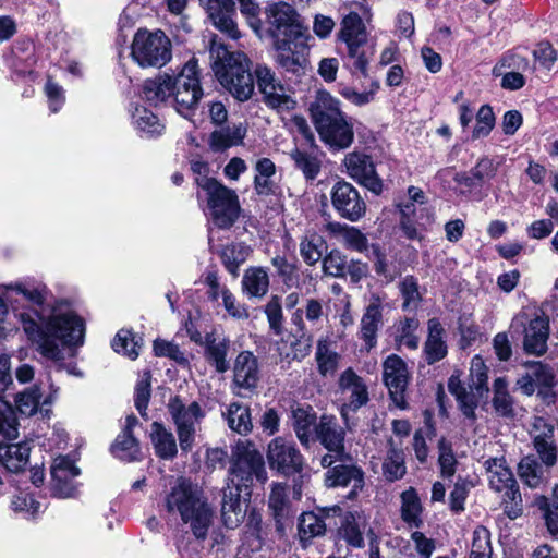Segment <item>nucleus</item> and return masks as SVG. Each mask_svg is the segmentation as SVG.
Segmentation results:
<instances>
[{"mask_svg": "<svg viewBox=\"0 0 558 558\" xmlns=\"http://www.w3.org/2000/svg\"><path fill=\"white\" fill-rule=\"evenodd\" d=\"M3 298L11 303L14 316L20 320L27 338L36 344L37 351L45 357L59 361L62 359L63 345L82 344L84 338V323L71 311H54L46 320L39 318L36 311H20L16 305L26 302L32 306L41 305L47 289L44 284L34 281H16L1 287Z\"/></svg>", "mask_w": 558, "mask_h": 558, "instance_id": "nucleus-1", "label": "nucleus"}, {"mask_svg": "<svg viewBox=\"0 0 558 558\" xmlns=\"http://www.w3.org/2000/svg\"><path fill=\"white\" fill-rule=\"evenodd\" d=\"M267 33L274 39L277 64L284 70L311 68L308 28L300 21L296 10L287 2L270 4L265 10Z\"/></svg>", "mask_w": 558, "mask_h": 558, "instance_id": "nucleus-2", "label": "nucleus"}, {"mask_svg": "<svg viewBox=\"0 0 558 558\" xmlns=\"http://www.w3.org/2000/svg\"><path fill=\"white\" fill-rule=\"evenodd\" d=\"M169 515L180 519L196 538L204 539L213 524L214 509L203 489L185 477H179L163 497Z\"/></svg>", "mask_w": 558, "mask_h": 558, "instance_id": "nucleus-3", "label": "nucleus"}, {"mask_svg": "<svg viewBox=\"0 0 558 558\" xmlns=\"http://www.w3.org/2000/svg\"><path fill=\"white\" fill-rule=\"evenodd\" d=\"M203 95L197 72H165L145 81L143 85V96L147 101L158 105L172 99L181 113L193 110Z\"/></svg>", "mask_w": 558, "mask_h": 558, "instance_id": "nucleus-4", "label": "nucleus"}, {"mask_svg": "<svg viewBox=\"0 0 558 558\" xmlns=\"http://www.w3.org/2000/svg\"><path fill=\"white\" fill-rule=\"evenodd\" d=\"M315 129L322 142L333 149H345L353 143V124L340 110V102L325 90H318L310 106Z\"/></svg>", "mask_w": 558, "mask_h": 558, "instance_id": "nucleus-5", "label": "nucleus"}, {"mask_svg": "<svg viewBox=\"0 0 558 558\" xmlns=\"http://www.w3.org/2000/svg\"><path fill=\"white\" fill-rule=\"evenodd\" d=\"M197 185L206 193L213 221L219 228L231 227L240 216V202L235 191L214 178H196Z\"/></svg>", "mask_w": 558, "mask_h": 558, "instance_id": "nucleus-6", "label": "nucleus"}, {"mask_svg": "<svg viewBox=\"0 0 558 558\" xmlns=\"http://www.w3.org/2000/svg\"><path fill=\"white\" fill-rule=\"evenodd\" d=\"M131 56L142 68L161 69L172 58V43L161 29L140 28L131 45Z\"/></svg>", "mask_w": 558, "mask_h": 558, "instance_id": "nucleus-7", "label": "nucleus"}, {"mask_svg": "<svg viewBox=\"0 0 558 558\" xmlns=\"http://www.w3.org/2000/svg\"><path fill=\"white\" fill-rule=\"evenodd\" d=\"M230 485L235 488H248L256 480L265 483L267 472L263 456L250 441H239L232 451L229 470Z\"/></svg>", "mask_w": 558, "mask_h": 558, "instance_id": "nucleus-8", "label": "nucleus"}, {"mask_svg": "<svg viewBox=\"0 0 558 558\" xmlns=\"http://www.w3.org/2000/svg\"><path fill=\"white\" fill-rule=\"evenodd\" d=\"M511 328H524L523 347L527 353L542 355L546 352L549 337V318L546 315L536 314L529 318L527 313L522 311L513 317Z\"/></svg>", "mask_w": 558, "mask_h": 558, "instance_id": "nucleus-9", "label": "nucleus"}, {"mask_svg": "<svg viewBox=\"0 0 558 558\" xmlns=\"http://www.w3.org/2000/svg\"><path fill=\"white\" fill-rule=\"evenodd\" d=\"M169 412L177 425L180 447L187 451L192 448L196 433V425L204 417V412L197 402H192L185 407L182 401L175 397L169 402Z\"/></svg>", "mask_w": 558, "mask_h": 558, "instance_id": "nucleus-10", "label": "nucleus"}, {"mask_svg": "<svg viewBox=\"0 0 558 558\" xmlns=\"http://www.w3.org/2000/svg\"><path fill=\"white\" fill-rule=\"evenodd\" d=\"M266 457L270 469L283 475L301 473L304 466L303 456L295 444L281 436L268 444Z\"/></svg>", "mask_w": 558, "mask_h": 558, "instance_id": "nucleus-11", "label": "nucleus"}, {"mask_svg": "<svg viewBox=\"0 0 558 558\" xmlns=\"http://www.w3.org/2000/svg\"><path fill=\"white\" fill-rule=\"evenodd\" d=\"M383 380L393 404L404 410L408 407L405 390L410 380L407 363L397 354H390L383 363Z\"/></svg>", "mask_w": 558, "mask_h": 558, "instance_id": "nucleus-12", "label": "nucleus"}, {"mask_svg": "<svg viewBox=\"0 0 558 558\" xmlns=\"http://www.w3.org/2000/svg\"><path fill=\"white\" fill-rule=\"evenodd\" d=\"M331 203L337 213L350 221H357L366 211V204L357 190L345 181L333 185Z\"/></svg>", "mask_w": 558, "mask_h": 558, "instance_id": "nucleus-13", "label": "nucleus"}, {"mask_svg": "<svg viewBox=\"0 0 558 558\" xmlns=\"http://www.w3.org/2000/svg\"><path fill=\"white\" fill-rule=\"evenodd\" d=\"M339 399L342 402L341 415L347 421L348 411H356L368 401V391L364 380L351 368L339 378Z\"/></svg>", "mask_w": 558, "mask_h": 558, "instance_id": "nucleus-14", "label": "nucleus"}, {"mask_svg": "<svg viewBox=\"0 0 558 558\" xmlns=\"http://www.w3.org/2000/svg\"><path fill=\"white\" fill-rule=\"evenodd\" d=\"M343 165L350 178L365 186L375 194L383 191V182L377 175L372 158L362 153H350L345 156Z\"/></svg>", "mask_w": 558, "mask_h": 558, "instance_id": "nucleus-15", "label": "nucleus"}, {"mask_svg": "<svg viewBox=\"0 0 558 558\" xmlns=\"http://www.w3.org/2000/svg\"><path fill=\"white\" fill-rule=\"evenodd\" d=\"M213 25L231 39H239L241 33L233 20L235 3L233 0H198Z\"/></svg>", "mask_w": 558, "mask_h": 558, "instance_id": "nucleus-16", "label": "nucleus"}, {"mask_svg": "<svg viewBox=\"0 0 558 558\" xmlns=\"http://www.w3.org/2000/svg\"><path fill=\"white\" fill-rule=\"evenodd\" d=\"M379 89V80L371 72H354L351 86H343L339 93L355 106H364L374 100Z\"/></svg>", "mask_w": 558, "mask_h": 558, "instance_id": "nucleus-17", "label": "nucleus"}, {"mask_svg": "<svg viewBox=\"0 0 558 558\" xmlns=\"http://www.w3.org/2000/svg\"><path fill=\"white\" fill-rule=\"evenodd\" d=\"M258 87L264 95L265 102L279 112L291 111L296 101L286 94L282 84L278 83L272 72H257Z\"/></svg>", "mask_w": 558, "mask_h": 558, "instance_id": "nucleus-18", "label": "nucleus"}, {"mask_svg": "<svg viewBox=\"0 0 558 558\" xmlns=\"http://www.w3.org/2000/svg\"><path fill=\"white\" fill-rule=\"evenodd\" d=\"M344 29H342V39L348 47V59L352 61L354 70H366L368 66L369 54L372 48L367 46L365 40H361L350 31L349 23H361V19L356 13H351L343 20Z\"/></svg>", "mask_w": 558, "mask_h": 558, "instance_id": "nucleus-19", "label": "nucleus"}, {"mask_svg": "<svg viewBox=\"0 0 558 558\" xmlns=\"http://www.w3.org/2000/svg\"><path fill=\"white\" fill-rule=\"evenodd\" d=\"M78 474V468L70 458L63 456L56 458L51 465L53 494L61 498L71 497L75 490L73 480Z\"/></svg>", "mask_w": 558, "mask_h": 558, "instance_id": "nucleus-20", "label": "nucleus"}, {"mask_svg": "<svg viewBox=\"0 0 558 558\" xmlns=\"http://www.w3.org/2000/svg\"><path fill=\"white\" fill-rule=\"evenodd\" d=\"M209 53L213 60L211 70H251L253 65L245 52L231 51L226 44L215 39L211 40Z\"/></svg>", "mask_w": 558, "mask_h": 558, "instance_id": "nucleus-21", "label": "nucleus"}, {"mask_svg": "<svg viewBox=\"0 0 558 558\" xmlns=\"http://www.w3.org/2000/svg\"><path fill=\"white\" fill-rule=\"evenodd\" d=\"M12 383L10 375V360L5 354L0 355V391ZM0 435L5 438L17 436V422L13 409L0 399Z\"/></svg>", "mask_w": 558, "mask_h": 558, "instance_id": "nucleus-22", "label": "nucleus"}, {"mask_svg": "<svg viewBox=\"0 0 558 558\" xmlns=\"http://www.w3.org/2000/svg\"><path fill=\"white\" fill-rule=\"evenodd\" d=\"M259 380L257 357L251 351L241 352L233 366V383L236 387L252 391Z\"/></svg>", "mask_w": 558, "mask_h": 558, "instance_id": "nucleus-23", "label": "nucleus"}, {"mask_svg": "<svg viewBox=\"0 0 558 558\" xmlns=\"http://www.w3.org/2000/svg\"><path fill=\"white\" fill-rule=\"evenodd\" d=\"M482 464L488 487L493 492L501 493L508 486H513L517 483L505 457H490L485 459Z\"/></svg>", "mask_w": 558, "mask_h": 558, "instance_id": "nucleus-24", "label": "nucleus"}, {"mask_svg": "<svg viewBox=\"0 0 558 558\" xmlns=\"http://www.w3.org/2000/svg\"><path fill=\"white\" fill-rule=\"evenodd\" d=\"M383 323V302L379 296L372 295L368 305L361 318L360 332L367 350L377 343V331Z\"/></svg>", "mask_w": 558, "mask_h": 558, "instance_id": "nucleus-25", "label": "nucleus"}, {"mask_svg": "<svg viewBox=\"0 0 558 558\" xmlns=\"http://www.w3.org/2000/svg\"><path fill=\"white\" fill-rule=\"evenodd\" d=\"M246 133L247 126L242 122L217 129L210 133L208 146L214 153L226 151L231 147L242 145Z\"/></svg>", "mask_w": 558, "mask_h": 558, "instance_id": "nucleus-26", "label": "nucleus"}, {"mask_svg": "<svg viewBox=\"0 0 558 558\" xmlns=\"http://www.w3.org/2000/svg\"><path fill=\"white\" fill-rule=\"evenodd\" d=\"M219 83L238 100H247L254 92L252 72H216Z\"/></svg>", "mask_w": 558, "mask_h": 558, "instance_id": "nucleus-27", "label": "nucleus"}, {"mask_svg": "<svg viewBox=\"0 0 558 558\" xmlns=\"http://www.w3.org/2000/svg\"><path fill=\"white\" fill-rule=\"evenodd\" d=\"M240 490L230 484L223 489L221 518L223 524L229 529L239 526L246 514V506L241 500Z\"/></svg>", "mask_w": 558, "mask_h": 558, "instance_id": "nucleus-28", "label": "nucleus"}, {"mask_svg": "<svg viewBox=\"0 0 558 558\" xmlns=\"http://www.w3.org/2000/svg\"><path fill=\"white\" fill-rule=\"evenodd\" d=\"M363 484V472L354 465H336L325 474V485L329 488L352 486V493H356Z\"/></svg>", "mask_w": 558, "mask_h": 558, "instance_id": "nucleus-29", "label": "nucleus"}, {"mask_svg": "<svg viewBox=\"0 0 558 558\" xmlns=\"http://www.w3.org/2000/svg\"><path fill=\"white\" fill-rule=\"evenodd\" d=\"M316 435L329 452L337 453L338 457L343 456L344 432L337 425L335 417L322 416L316 428Z\"/></svg>", "mask_w": 558, "mask_h": 558, "instance_id": "nucleus-30", "label": "nucleus"}, {"mask_svg": "<svg viewBox=\"0 0 558 558\" xmlns=\"http://www.w3.org/2000/svg\"><path fill=\"white\" fill-rule=\"evenodd\" d=\"M292 424L298 439L303 446H308L316 433V413L311 407L295 404L291 409Z\"/></svg>", "mask_w": 558, "mask_h": 558, "instance_id": "nucleus-31", "label": "nucleus"}, {"mask_svg": "<svg viewBox=\"0 0 558 558\" xmlns=\"http://www.w3.org/2000/svg\"><path fill=\"white\" fill-rule=\"evenodd\" d=\"M427 339L424 343V354L428 364L442 360L447 355V344L445 341L446 331L436 318L427 323Z\"/></svg>", "mask_w": 558, "mask_h": 558, "instance_id": "nucleus-32", "label": "nucleus"}, {"mask_svg": "<svg viewBox=\"0 0 558 558\" xmlns=\"http://www.w3.org/2000/svg\"><path fill=\"white\" fill-rule=\"evenodd\" d=\"M31 446L27 441L0 444V463L10 472H20L28 463Z\"/></svg>", "mask_w": 558, "mask_h": 558, "instance_id": "nucleus-33", "label": "nucleus"}, {"mask_svg": "<svg viewBox=\"0 0 558 558\" xmlns=\"http://www.w3.org/2000/svg\"><path fill=\"white\" fill-rule=\"evenodd\" d=\"M418 204L413 202H402L398 205L400 213V228L403 234L410 239H421L422 219L425 211L424 208H418Z\"/></svg>", "mask_w": 558, "mask_h": 558, "instance_id": "nucleus-34", "label": "nucleus"}, {"mask_svg": "<svg viewBox=\"0 0 558 558\" xmlns=\"http://www.w3.org/2000/svg\"><path fill=\"white\" fill-rule=\"evenodd\" d=\"M448 389L450 393L456 397L462 413L466 417L474 418L475 409L478 403L477 396L472 389L466 390V388L462 385L460 372L456 371L449 377Z\"/></svg>", "mask_w": 558, "mask_h": 558, "instance_id": "nucleus-35", "label": "nucleus"}, {"mask_svg": "<svg viewBox=\"0 0 558 558\" xmlns=\"http://www.w3.org/2000/svg\"><path fill=\"white\" fill-rule=\"evenodd\" d=\"M326 230L337 236L339 241L347 247L360 253L368 248V240L355 227H349L339 222H330L326 226Z\"/></svg>", "mask_w": 558, "mask_h": 558, "instance_id": "nucleus-36", "label": "nucleus"}, {"mask_svg": "<svg viewBox=\"0 0 558 558\" xmlns=\"http://www.w3.org/2000/svg\"><path fill=\"white\" fill-rule=\"evenodd\" d=\"M367 527V519L361 512L348 513L339 530L340 536L352 547L360 548L364 545L363 532Z\"/></svg>", "mask_w": 558, "mask_h": 558, "instance_id": "nucleus-37", "label": "nucleus"}, {"mask_svg": "<svg viewBox=\"0 0 558 558\" xmlns=\"http://www.w3.org/2000/svg\"><path fill=\"white\" fill-rule=\"evenodd\" d=\"M418 327L420 322L415 317H404L396 323L393 337L397 348L416 350L420 343Z\"/></svg>", "mask_w": 558, "mask_h": 558, "instance_id": "nucleus-38", "label": "nucleus"}, {"mask_svg": "<svg viewBox=\"0 0 558 558\" xmlns=\"http://www.w3.org/2000/svg\"><path fill=\"white\" fill-rule=\"evenodd\" d=\"M243 292L250 298H263L269 290V276L263 267H250L242 278Z\"/></svg>", "mask_w": 558, "mask_h": 558, "instance_id": "nucleus-39", "label": "nucleus"}, {"mask_svg": "<svg viewBox=\"0 0 558 558\" xmlns=\"http://www.w3.org/2000/svg\"><path fill=\"white\" fill-rule=\"evenodd\" d=\"M150 439L156 454L161 459H172L175 457L178 449L174 436L166 429L163 425L154 422L150 428Z\"/></svg>", "mask_w": 558, "mask_h": 558, "instance_id": "nucleus-40", "label": "nucleus"}, {"mask_svg": "<svg viewBox=\"0 0 558 558\" xmlns=\"http://www.w3.org/2000/svg\"><path fill=\"white\" fill-rule=\"evenodd\" d=\"M508 386L509 384L505 377H498L494 380L492 404L497 415L509 418L514 416V400Z\"/></svg>", "mask_w": 558, "mask_h": 558, "instance_id": "nucleus-41", "label": "nucleus"}, {"mask_svg": "<svg viewBox=\"0 0 558 558\" xmlns=\"http://www.w3.org/2000/svg\"><path fill=\"white\" fill-rule=\"evenodd\" d=\"M401 518L411 527H420L423 523L421 514L423 507L416 490L408 488L400 495Z\"/></svg>", "mask_w": 558, "mask_h": 558, "instance_id": "nucleus-42", "label": "nucleus"}, {"mask_svg": "<svg viewBox=\"0 0 558 558\" xmlns=\"http://www.w3.org/2000/svg\"><path fill=\"white\" fill-rule=\"evenodd\" d=\"M229 349L230 341L227 338L207 339L206 359L218 373H226L229 369V362L227 360Z\"/></svg>", "mask_w": 558, "mask_h": 558, "instance_id": "nucleus-43", "label": "nucleus"}, {"mask_svg": "<svg viewBox=\"0 0 558 558\" xmlns=\"http://www.w3.org/2000/svg\"><path fill=\"white\" fill-rule=\"evenodd\" d=\"M520 480L530 488H538L546 483L545 470L534 457H524L518 464Z\"/></svg>", "mask_w": 558, "mask_h": 558, "instance_id": "nucleus-44", "label": "nucleus"}, {"mask_svg": "<svg viewBox=\"0 0 558 558\" xmlns=\"http://www.w3.org/2000/svg\"><path fill=\"white\" fill-rule=\"evenodd\" d=\"M223 416L228 426L238 434L244 435L252 430L251 412L246 405L233 402L228 407Z\"/></svg>", "mask_w": 558, "mask_h": 558, "instance_id": "nucleus-45", "label": "nucleus"}, {"mask_svg": "<svg viewBox=\"0 0 558 558\" xmlns=\"http://www.w3.org/2000/svg\"><path fill=\"white\" fill-rule=\"evenodd\" d=\"M132 121L135 128L148 137L158 136L163 131L159 119L148 109L136 107L132 113Z\"/></svg>", "mask_w": 558, "mask_h": 558, "instance_id": "nucleus-46", "label": "nucleus"}, {"mask_svg": "<svg viewBox=\"0 0 558 558\" xmlns=\"http://www.w3.org/2000/svg\"><path fill=\"white\" fill-rule=\"evenodd\" d=\"M324 239L315 231L308 230L300 243V253L304 262L313 266L322 259Z\"/></svg>", "mask_w": 558, "mask_h": 558, "instance_id": "nucleus-47", "label": "nucleus"}, {"mask_svg": "<svg viewBox=\"0 0 558 558\" xmlns=\"http://www.w3.org/2000/svg\"><path fill=\"white\" fill-rule=\"evenodd\" d=\"M251 254L250 246L243 243H234L223 247L221 259L227 270L238 276L239 267L248 258Z\"/></svg>", "mask_w": 558, "mask_h": 558, "instance_id": "nucleus-48", "label": "nucleus"}, {"mask_svg": "<svg viewBox=\"0 0 558 558\" xmlns=\"http://www.w3.org/2000/svg\"><path fill=\"white\" fill-rule=\"evenodd\" d=\"M407 466L402 450L391 447L383 462V474L387 481L395 482L404 476Z\"/></svg>", "mask_w": 558, "mask_h": 558, "instance_id": "nucleus-49", "label": "nucleus"}, {"mask_svg": "<svg viewBox=\"0 0 558 558\" xmlns=\"http://www.w3.org/2000/svg\"><path fill=\"white\" fill-rule=\"evenodd\" d=\"M114 457L124 461L136 460L140 456V445L132 433L123 430L111 447Z\"/></svg>", "mask_w": 558, "mask_h": 558, "instance_id": "nucleus-50", "label": "nucleus"}, {"mask_svg": "<svg viewBox=\"0 0 558 558\" xmlns=\"http://www.w3.org/2000/svg\"><path fill=\"white\" fill-rule=\"evenodd\" d=\"M299 536L302 542L324 535L326 524L324 520L314 512H304L299 518Z\"/></svg>", "mask_w": 558, "mask_h": 558, "instance_id": "nucleus-51", "label": "nucleus"}, {"mask_svg": "<svg viewBox=\"0 0 558 558\" xmlns=\"http://www.w3.org/2000/svg\"><path fill=\"white\" fill-rule=\"evenodd\" d=\"M499 494L501 495L500 506L504 513L511 520L519 518L523 512V500L518 483L508 486Z\"/></svg>", "mask_w": 558, "mask_h": 558, "instance_id": "nucleus-52", "label": "nucleus"}, {"mask_svg": "<svg viewBox=\"0 0 558 558\" xmlns=\"http://www.w3.org/2000/svg\"><path fill=\"white\" fill-rule=\"evenodd\" d=\"M487 379V367L483 359L480 355H475L470 366V389L475 392L477 400L488 391Z\"/></svg>", "mask_w": 558, "mask_h": 558, "instance_id": "nucleus-53", "label": "nucleus"}, {"mask_svg": "<svg viewBox=\"0 0 558 558\" xmlns=\"http://www.w3.org/2000/svg\"><path fill=\"white\" fill-rule=\"evenodd\" d=\"M12 54L16 62L26 68L36 65L35 43L27 36H21L12 45Z\"/></svg>", "mask_w": 558, "mask_h": 558, "instance_id": "nucleus-54", "label": "nucleus"}, {"mask_svg": "<svg viewBox=\"0 0 558 558\" xmlns=\"http://www.w3.org/2000/svg\"><path fill=\"white\" fill-rule=\"evenodd\" d=\"M136 340V337L130 330H120L113 341L112 349L117 353H121L131 360H135L140 354L141 343Z\"/></svg>", "mask_w": 558, "mask_h": 558, "instance_id": "nucleus-55", "label": "nucleus"}, {"mask_svg": "<svg viewBox=\"0 0 558 558\" xmlns=\"http://www.w3.org/2000/svg\"><path fill=\"white\" fill-rule=\"evenodd\" d=\"M269 508L272 511L277 523L290 514V508L287 499V488L281 484H274L269 496Z\"/></svg>", "mask_w": 558, "mask_h": 558, "instance_id": "nucleus-56", "label": "nucleus"}, {"mask_svg": "<svg viewBox=\"0 0 558 558\" xmlns=\"http://www.w3.org/2000/svg\"><path fill=\"white\" fill-rule=\"evenodd\" d=\"M340 356L330 350L326 342L319 341L316 351L318 371L323 376L333 375L338 368Z\"/></svg>", "mask_w": 558, "mask_h": 558, "instance_id": "nucleus-57", "label": "nucleus"}, {"mask_svg": "<svg viewBox=\"0 0 558 558\" xmlns=\"http://www.w3.org/2000/svg\"><path fill=\"white\" fill-rule=\"evenodd\" d=\"M533 442L542 462L547 468L555 465L557 462V447L554 439H551V430L547 429L545 436H534Z\"/></svg>", "mask_w": 558, "mask_h": 558, "instance_id": "nucleus-58", "label": "nucleus"}, {"mask_svg": "<svg viewBox=\"0 0 558 558\" xmlns=\"http://www.w3.org/2000/svg\"><path fill=\"white\" fill-rule=\"evenodd\" d=\"M509 69V70H529L530 61L527 58L526 49H512L505 52L499 62L493 70Z\"/></svg>", "mask_w": 558, "mask_h": 558, "instance_id": "nucleus-59", "label": "nucleus"}, {"mask_svg": "<svg viewBox=\"0 0 558 558\" xmlns=\"http://www.w3.org/2000/svg\"><path fill=\"white\" fill-rule=\"evenodd\" d=\"M291 157L295 166L304 173L308 180H314L320 171V160L305 151L295 149Z\"/></svg>", "mask_w": 558, "mask_h": 558, "instance_id": "nucleus-60", "label": "nucleus"}, {"mask_svg": "<svg viewBox=\"0 0 558 558\" xmlns=\"http://www.w3.org/2000/svg\"><path fill=\"white\" fill-rule=\"evenodd\" d=\"M438 463L442 477H452L456 473L457 459L453 454L451 445L444 438L438 442Z\"/></svg>", "mask_w": 558, "mask_h": 558, "instance_id": "nucleus-61", "label": "nucleus"}, {"mask_svg": "<svg viewBox=\"0 0 558 558\" xmlns=\"http://www.w3.org/2000/svg\"><path fill=\"white\" fill-rule=\"evenodd\" d=\"M495 125V114L488 105L480 108L476 114V124L473 130V137L480 138L487 136Z\"/></svg>", "mask_w": 558, "mask_h": 558, "instance_id": "nucleus-62", "label": "nucleus"}, {"mask_svg": "<svg viewBox=\"0 0 558 558\" xmlns=\"http://www.w3.org/2000/svg\"><path fill=\"white\" fill-rule=\"evenodd\" d=\"M533 57L539 66L550 70L557 61L558 53L549 40H541L533 50Z\"/></svg>", "mask_w": 558, "mask_h": 558, "instance_id": "nucleus-63", "label": "nucleus"}, {"mask_svg": "<svg viewBox=\"0 0 558 558\" xmlns=\"http://www.w3.org/2000/svg\"><path fill=\"white\" fill-rule=\"evenodd\" d=\"M347 269V259L339 251H331L323 258V270L331 277H341Z\"/></svg>", "mask_w": 558, "mask_h": 558, "instance_id": "nucleus-64", "label": "nucleus"}]
</instances>
